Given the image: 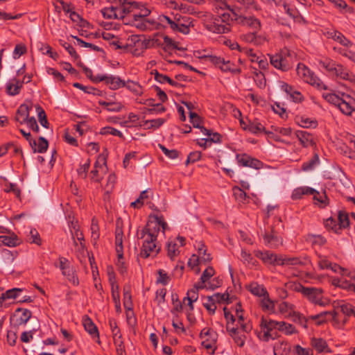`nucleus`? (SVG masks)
I'll use <instances>...</instances> for the list:
<instances>
[{
  "instance_id": "nucleus-1",
  "label": "nucleus",
  "mask_w": 355,
  "mask_h": 355,
  "mask_svg": "<svg viewBox=\"0 0 355 355\" xmlns=\"http://www.w3.org/2000/svg\"><path fill=\"white\" fill-rule=\"evenodd\" d=\"M167 227L163 216H154L150 218L141 232L140 239L144 240L140 252L141 257L146 259L158 254L160 247L157 245V236L161 228L164 233Z\"/></svg>"
},
{
  "instance_id": "nucleus-2",
  "label": "nucleus",
  "mask_w": 355,
  "mask_h": 355,
  "mask_svg": "<svg viewBox=\"0 0 355 355\" xmlns=\"http://www.w3.org/2000/svg\"><path fill=\"white\" fill-rule=\"evenodd\" d=\"M259 331H256L259 339L263 342L275 340L279 337V330L281 329L279 322L262 316L259 323Z\"/></svg>"
},
{
  "instance_id": "nucleus-3",
  "label": "nucleus",
  "mask_w": 355,
  "mask_h": 355,
  "mask_svg": "<svg viewBox=\"0 0 355 355\" xmlns=\"http://www.w3.org/2000/svg\"><path fill=\"white\" fill-rule=\"evenodd\" d=\"M212 23L206 24V28L214 33L223 34L231 31L230 23L234 21V17L232 12H223L214 17Z\"/></svg>"
},
{
  "instance_id": "nucleus-4",
  "label": "nucleus",
  "mask_w": 355,
  "mask_h": 355,
  "mask_svg": "<svg viewBox=\"0 0 355 355\" xmlns=\"http://www.w3.org/2000/svg\"><path fill=\"white\" fill-rule=\"evenodd\" d=\"M294 57V52L284 48L279 53L270 56V63L276 69L286 71L293 67Z\"/></svg>"
},
{
  "instance_id": "nucleus-5",
  "label": "nucleus",
  "mask_w": 355,
  "mask_h": 355,
  "mask_svg": "<svg viewBox=\"0 0 355 355\" xmlns=\"http://www.w3.org/2000/svg\"><path fill=\"white\" fill-rule=\"evenodd\" d=\"M293 290L298 293H301L313 304H318L321 306H325L329 304L328 301H324L322 300L323 291L321 288L304 287L301 284L297 283L294 284Z\"/></svg>"
},
{
  "instance_id": "nucleus-6",
  "label": "nucleus",
  "mask_w": 355,
  "mask_h": 355,
  "mask_svg": "<svg viewBox=\"0 0 355 355\" xmlns=\"http://www.w3.org/2000/svg\"><path fill=\"white\" fill-rule=\"evenodd\" d=\"M297 75L304 80V82L315 87L318 89H327V87L322 81L304 64L299 63L297 67Z\"/></svg>"
},
{
  "instance_id": "nucleus-7",
  "label": "nucleus",
  "mask_w": 355,
  "mask_h": 355,
  "mask_svg": "<svg viewBox=\"0 0 355 355\" xmlns=\"http://www.w3.org/2000/svg\"><path fill=\"white\" fill-rule=\"evenodd\" d=\"M263 239L265 245L270 248H277L283 243L282 238L275 232L273 226L270 227V231L264 233Z\"/></svg>"
},
{
  "instance_id": "nucleus-8",
  "label": "nucleus",
  "mask_w": 355,
  "mask_h": 355,
  "mask_svg": "<svg viewBox=\"0 0 355 355\" xmlns=\"http://www.w3.org/2000/svg\"><path fill=\"white\" fill-rule=\"evenodd\" d=\"M226 330L236 345L240 347L244 346L246 336L244 334H242L243 331L240 328L234 326L230 327V324H226Z\"/></svg>"
},
{
  "instance_id": "nucleus-9",
  "label": "nucleus",
  "mask_w": 355,
  "mask_h": 355,
  "mask_svg": "<svg viewBox=\"0 0 355 355\" xmlns=\"http://www.w3.org/2000/svg\"><path fill=\"white\" fill-rule=\"evenodd\" d=\"M242 312L243 310L241 309V306L240 304H238L236 309V317L237 318V320H236L234 327L240 328L243 333L248 334L252 331V324L250 320L246 322H245Z\"/></svg>"
},
{
  "instance_id": "nucleus-10",
  "label": "nucleus",
  "mask_w": 355,
  "mask_h": 355,
  "mask_svg": "<svg viewBox=\"0 0 355 355\" xmlns=\"http://www.w3.org/2000/svg\"><path fill=\"white\" fill-rule=\"evenodd\" d=\"M279 265L282 266H305L310 263V259L307 256L303 257H279Z\"/></svg>"
},
{
  "instance_id": "nucleus-11",
  "label": "nucleus",
  "mask_w": 355,
  "mask_h": 355,
  "mask_svg": "<svg viewBox=\"0 0 355 355\" xmlns=\"http://www.w3.org/2000/svg\"><path fill=\"white\" fill-rule=\"evenodd\" d=\"M236 159L239 164L242 166H248L255 169H259L263 166V163L261 161L246 154L237 155Z\"/></svg>"
},
{
  "instance_id": "nucleus-12",
  "label": "nucleus",
  "mask_w": 355,
  "mask_h": 355,
  "mask_svg": "<svg viewBox=\"0 0 355 355\" xmlns=\"http://www.w3.org/2000/svg\"><path fill=\"white\" fill-rule=\"evenodd\" d=\"M32 107V103H30V105L21 104L16 112L15 120L20 124L26 123L31 118L29 114Z\"/></svg>"
},
{
  "instance_id": "nucleus-13",
  "label": "nucleus",
  "mask_w": 355,
  "mask_h": 355,
  "mask_svg": "<svg viewBox=\"0 0 355 355\" xmlns=\"http://www.w3.org/2000/svg\"><path fill=\"white\" fill-rule=\"evenodd\" d=\"M255 256L266 264L274 265L277 263L279 265L280 261L279 260V258L280 256H278L270 251L257 250L255 252Z\"/></svg>"
},
{
  "instance_id": "nucleus-14",
  "label": "nucleus",
  "mask_w": 355,
  "mask_h": 355,
  "mask_svg": "<svg viewBox=\"0 0 355 355\" xmlns=\"http://www.w3.org/2000/svg\"><path fill=\"white\" fill-rule=\"evenodd\" d=\"M333 75L349 83H355V75L340 64H338Z\"/></svg>"
},
{
  "instance_id": "nucleus-15",
  "label": "nucleus",
  "mask_w": 355,
  "mask_h": 355,
  "mask_svg": "<svg viewBox=\"0 0 355 355\" xmlns=\"http://www.w3.org/2000/svg\"><path fill=\"white\" fill-rule=\"evenodd\" d=\"M31 315L32 313L30 310L22 308H18L15 311V313L14 315V317L17 318L15 322V325L19 327L20 325L26 324V322L31 318Z\"/></svg>"
},
{
  "instance_id": "nucleus-16",
  "label": "nucleus",
  "mask_w": 355,
  "mask_h": 355,
  "mask_svg": "<svg viewBox=\"0 0 355 355\" xmlns=\"http://www.w3.org/2000/svg\"><path fill=\"white\" fill-rule=\"evenodd\" d=\"M337 316V313L335 311H323L318 314L311 315L309 319L315 320L317 325H321L328 321L330 318L335 320Z\"/></svg>"
},
{
  "instance_id": "nucleus-17",
  "label": "nucleus",
  "mask_w": 355,
  "mask_h": 355,
  "mask_svg": "<svg viewBox=\"0 0 355 355\" xmlns=\"http://www.w3.org/2000/svg\"><path fill=\"white\" fill-rule=\"evenodd\" d=\"M156 25L154 19H137L133 16L132 26L141 31H147L153 29Z\"/></svg>"
},
{
  "instance_id": "nucleus-18",
  "label": "nucleus",
  "mask_w": 355,
  "mask_h": 355,
  "mask_svg": "<svg viewBox=\"0 0 355 355\" xmlns=\"http://www.w3.org/2000/svg\"><path fill=\"white\" fill-rule=\"evenodd\" d=\"M24 83V80H19L17 78L12 79L6 85L7 94L10 96H15L19 94Z\"/></svg>"
},
{
  "instance_id": "nucleus-19",
  "label": "nucleus",
  "mask_w": 355,
  "mask_h": 355,
  "mask_svg": "<svg viewBox=\"0 0 355 355\" xmlns=\"http://www.w3.org/2000/svg\"><path fill=\"white\" fill-rule=\"evenodd\" d=\"M244 130H248L252 134L258 135L264 132L266 135H269L271 132L266 130L264 125L259 122L258 121H250L247 126H243Z\"/></svg>"
},
{
  "instance_id": "nucleus-20",
  "label": "nucleus",
  "mask_w": 355,
  "mask_h": 355,
  "mask_svg": "<svg viewBox=\"0 0 355 355\" xmlns=\"http://www.w3.org/2000/svg\"><path fill=\"white\" fill-rule=\"evenodd\" d=\"M119 3L121 6L119 10V15H125L126 14H130L134 11V9L139 8V3L134 2H128L127 3V0H119Z\"/></svg>"
},
{
  "instance_id": "nucleus-21",
  "label": "nucleus",
  "mask_w": 355,
  "mask_h": 355,
  "mask_svg": "<svg viewBox=\"0 0 355 355\" xmlns=\"http://www.w3.org/2000/svg\"><path fill=\"white\" fill-rule=\"evenodd\" d=\"M83 324L85 331H87L93 338H98L99 334L98 328L88 316L84 317Z\"/></svg>"
},
{
  "instance_id": "nucleus-22",
  "label": "nucleus",
  "mask_w": 355,
  "mask_h": 355,
  "mask_svg": "<svg viewBox=\"0 0 355 355\" xmlns=\"http://www.w3.org/2000/svg\"><path fill=\"white\" fill-rule=\"evenodd\" d=\"M17 251H10L8 249H3L1 253V263L3 266L8 265L14 261L17 257Z\"/></svg>"
},
{
  "instance_id": "nucleus-23",
  "label": "nucleus",
  "mask_w": 355,
  "mask_h": 355,
  "mask_svg": "<svg viewBox=\"0 0 355 355\" xmlns=\"http://www.w3.org/2000/svg\"><path fill=\"white\" fill-rule=\"evenodd\" d=\"M347 99H342L338 106L339 110L346 115H350L354 110L352 103H355L354 100L351 98L349 96H347Z\"/></svg>"
},
{
  "instance_id": "nucleus-24",
  "label": "nucleus",
  "mask_w": 355,
  "mask_h": 355,
  "mask_svg": "<svg viewBox=\"0 0 355 355\" xmlns=\"http://www.w3.org/2000/svg\"><path fill=\"white\" fill-rule=\"evenodd\" d=\"M105 84L108 85L110 89L116 90L125 86V83L119 77L114 76H107Z\"/></svg>"
},
{
  "instance_id": "nucleus-25",
  "label": "nucleus",
  "mask_w": 355,
  "mask_h": 355,
  "mask_svg": "<svg viewBox=\"0 0 355 355\" xmlns=\"http://www.w3.org/2000/svg\"><path fill=\"white\" fill-rule=\"evenodd\" d=\"M200 337L201 339L211 343H216L218 334L216 331L210 328H204L200 331Z\"/></svg>"
},
{
  "instance_id": "nucleus-26",
  "label": "nucleus",
  "mask_w": 355,
  "mask_h": 355,
  "mask_svg": "<svg viewBox=\"0 0 355 355\" xmlns=\"http://www.w3.org/2000/svg\"><path fill=\"white\" fill-rule=\"evenodd\" d=\"M296 136L304 147H308L314 144L312 135L306 131H297Z\"/></svg>"
},
{
  "instance_id": "nucleus-27",
  "label": "nucleus",
  "mask_w": 355,
  "mask_h": 355,
  "mask_svg": "<svg viewBox=\"0 0 355 355\" xmlns=\"http://www.w3.org/2000/svg\"><path fill=\"white\" fill-rule=\"evenodd\" d=\"M248 290L254 295L259 297H265L268 295V292L263 286L257 282H252L247 286Z\"/></svg>"
},
{
  "instance_id": "nucleus-28",
  "label": "nucleus",
  "mask_w": 355,
  "mask_h": 355,
  "mask_svg": "<svg viewBox=\"0 0 355 355\" xmlns=\"http://www.w3.org/2000/svg\"><path fill=\"white\" fill-rule=\"evenodd\" d=\"M189 117L191 123L193 124L194 128H200L201 132L205 135H211L210 130H207L200 125L201 119L196 113L189 112Z\"/></svg>"
},
{
  "instance_id": "nucleus-29",
  "label": "nucleus",
  "mask_w": 355,
  "mask_h": 355,
  "mask_svg": "<svg viewBox=\"0 0 355 355\" xmlns=\"http://www.w3.org/2000/svg\"><path fill=\"white\" fill-rule=\"evenodd\" d=\"M62 275L67 277L68 280L71 282L74 286H78L79 284L78 278L76 274L74 268L71 266L67 268L66 270L62 272Z\"/></svg>"
},
{
  "instance_id": "nucleus-30",
  "label": "nucleus",
  "mask_w": 355,
  "mask_h": 355,
  "mask_svg": "<svg viewBox=\"0 0 355 355\" xmlns=\"http://www.w3.org/2000/svg\"><path fill=\"white\" fill-rule=\"evenodd\" d=\"M101 12L103 17L107 19H119V17H123L122 15H119L118 8L114 6L105 8L101 10Z\"/></svg>"
},
{
  "instance_id": "nucleus-31",
  "label": "nucleus",
  "mask_w": 355,
  "mask_h": 355,
  "mask_svg": "<svg viewBox=\"0 0 355 355\" xmlns=\"http://www.w3.org/2000/svg\"><path fill=\"white\" fill-rule=\"evenodd\" d=\"M113 336V340L114 343L116 345V352L118 355H126V352L125 350V346L123 344V342L122 340V335L121 333H119L117 334H114Z\"/></svg>"
},
{
  "instance_id": "nucleus-32",
  "label": "nucleus",
  "mask_w": 355,
  "mask_h": 355,
  "mask_svg": "<svg viewBox=\"0 0 355 355\" xmlns=\"http://www.w3.org/2000/svg\"><path fill=\"white\" fill-rule=\"evenodd\" d=\"M123 306L126 309H132V302L130 285H125L123 287Z\"/></svg>"
},
{
  "instance_id": "nucleus-33",
  "label": "nucleus",
  "mask_w": 355,
  "mask_h": 355,
  "mask_svg": "<svg viewBox=\"0 0 355 355\" xmlns=\"http://www.w3.org/2000/svg\"><path fill=\"white\" fill-rule=\"evenodd\" d=\"M311 345L318 352H330L328 349V345L327 344V342L322 338H313L311 340Z\"/></svg>"
},
{
  "instance_id": "nucleus-34",
  "label": "nucleus",
  "mask_w": 355,
  "mask_h": 355,
  "mask_svg": "<svg viewBox=\"0 0 355 355\" xmlns=\"http://www.w3.org/2000/svg\"><path fill=\"white\" fill-rule=\"evenodd\" d=\"M338 230L347 228L349 226V219L348 214L345 211L340 210L338 214Z\"/></svg>"
},
{
  "instance_id": "nucleus-35",
  "label": "nucleus",
  "mask_w": 355,
  "mask_h": 355,
  "mask_svg": "<svg viewBox=\"0 0 355 355\" xmlns=\"http://www.w3.org/2000/svg\"><path fill=\"white\" fill-rule=\"evenodd\" d=\"M319 64L325 69L328 72L331 73H334L336 67L338 66V63L333 61L332 60L329 58H325L324 60H318Z\"/></svg>"
},
{
  "instance_id": "nucleus-36",
  "label": "nucleus",
  "mask_w": 355,
  "mask_h": 355,
  "mask_svg": "<svg viewBox=\"0 0 355 355\" xmlns=\"http://www.w3.org/2000/svg\"><path fill=\"white\" fill-rule=\"evenodd\" d=\"M21 291H22L21 288H14L8 290L6 293H2L1 295L0 296V300H1V303L3 304V302L6 299H15L17 297L19 293H20Z\"/></svg>"
},
{
  "instance_id": "nucleus-37",
  "label": "nucleus",
  "mask_w": 355,
  "mask_h": 355,
  "mask_svg": "<svg viewBox=\"0 0 355 355\" xmlns=\"http://www.w3.org/2000/svg\"><path fill=\"white\" fill-rule=\"evenodd\" d=\"M35 108H36V111L37 112L39 122L43 127L47 128L49 127V123L47 120L45 111L39 105H37L35 106Z\"/></svg>"
},
{
  "instance_id": "nucleus-38",
  "label": "nucleus",
  "mask_w": 355,
  "mask_h": 355,
  "mask_svg": "<svg viewBox=\"0 0 355 355\" xmlns=\"http://www.w3.org/2000/svg\"><path fill=\"white\" fill-rule=\"evenodd\" d=\"M232 190L236 200L239 202L244 203L247 198L246 193L239 187H234Z\"/></svg>"
},
{
  "instance_id": "nucleus-39",
  "label": "nucleus",
  "mask_w": 355,
  "mask_h": 355,
  "mask_svg": "<svg viewBox=\"0 0 355 355\" xmlns=\"http://www.w3.org/2000/svg\"><path fill=\"white\" fill-rule=\"evenodd\" d=\"M332 37L334 40L338 42L340 44L345 46H350L352 45V42L338 31H334V35H332Z\"/></svg>"
},
{
  "instance_id": "nucleus-40",
  "label": "nucleus",
  "mask_w": 355,
  "mask_h": 355,
  "mask_svg": "<svg viewBox=\"0 0 355 355\" xmlns=\"http://www.w3.org/2000/svg\"><path fill=\"white\" fill-rule=\"evenodd\" d=\"M73 86L74 87H76V88H78L80 89L83 90L84 92H85L87 94H92L94 95H98V96L101 95V91L93 87L84 86L79 83H74L73 84Z\"/></svg>"
},
{
  "instance_id": "nucleus-41",
  "label": "nucleus",
  "mask_w": 355,
  "mask_h": 355,
  "mask_svg": "<svg viewBox=\"0 0 355 355\" xmlns=\"http://www.w3.org/2000/svg\"><path fill=\"white\" fill-rule=\"evenodd\" d=\"M158 277L156 280V283L160 284L162 285L166 286L171 281V277L168 275V274L162 269H159L157 270Z\"/></svg>"
},
{
  "instance_id": "nucleus-42",
  "label": "nucleus",
  "mask_w": 355,
  "mask_h": 355,
  "mask_svg": "<svg viewBox=\"0 0 355 355\" xmlns=\"http://www.w3.org/2000/svg\"><path fill=\"white\" fill-rule=\"evenodd\" d=\"M100 134L103 135H112L117 136L120 138L124 139L123 134L119 130H116L114 128L110 127V126H107V127H104V128H101V131H100Z\"/></svg>"
},
{
  "instance_id": "nucleus-43",
  "label": "nucleus",
  "mask_w": 355,
  "mask_h": 355,
  "mask_svg": "<svg viewBox=\"0 0 355 355\" xmlns=\"http://www.w3.org/2000/svg\"><path fill=\"white\" fill-rule=\"evenodd\" d=\"M245 26L251 28L253 31H258L261 28L260 21L254 17H248Z\"/></svg>"
},
{
  "instance_id": "nucleus-44",
  "label": "nucleus",
  "mask_w": 355,
  "mask_h": 355,
  "mask_svg": "<svg viewBox=\"0 0 355 355\" xmlns=\"http://www.w3.org/2000/svg\"><path fill=\"white\" fill-rule=\"evenodd\" d=\"M257 32L254 31L252 33H248L245 34H243L240 36V38L242 41L247 42V43H253L256 45L258 44L257 40Z\"/></svg>"
},
{
  "instance_id": "nucleus-45",
  "label": "nucleus",
  "mask_w": 355,
  "mask_h": 355,
  "mask_svg": "<svg viewBox=\"0 0 355 355\" xmlns=\"http://www.w3.org/2000/svg\"><path fill=\"white\" fill-rule=\"evenodd\" d=\"M73 37L77 41L78 44L83 47L90 48L92 50L97 52H103V50L98 46H96L92 43L87 42L77 36H73Z\"/></svg>"
},
{
  "instance_id": "nucleus-46",
  "label": "nucleus",
  "mask_w": 355,
  "mask_h": 355,
  "mask_svg": "<svg viewBox=\"0 0 355 355\" xmlns=\"http://www.w3.org/2000/svg\"><path fill=\"white\" fill-rule=\"evenodd\" d=\"M124 87H126L130 91L137 95H140L142 93L141 86L136 82L128 80L127 83H125Z\"/></svg>"
},
{
  "instance_id": "nucleus-47",
  "label": "nucleus",
  "mask_w": 355,
  "mask_h": 355,
  "mask_svg": "<svg viewBox=\"0 0 355 355\" xmlns=\"http://www.w3.org/2000/svg\"><path fill=\"white\" fill-rule=\"evenodd\" d=\"M234 64L233 63H232L230 61L225 60L224 64H223V65H221L220 69L223 71H225V72L230 71L232 73H240L241 72V69L234 68Z\"/></svg>"
},
{
  "instance_id": "nucleus-48",
  "label": "nucleus",
  "mask_w": 355,
  "mask_h": 355,
  "mask_svg": "<svg viewBox=\"0 0 355 355\" xmlns=\"http://www.w3.org/2000/svg\"><path fill=\"white\" fill-rule=\"evenodd\" d=\"M202 58H205L216 67L221 68V65L224 64L225 59L221 57H217L216 55H205L202 56Z\"/></svg>"
},
{
  "instance_id": "nucleus-49",
  "label": "nucleus",
  "mask_w": 355,
  "mask_h": 355,
  "mask_svg": "<svg viewBox=\"0 0 355 355\" xmlns=\"http://www.w3.org/2000/svg\"><path fill=\"white\" fill-rule=\"evenodd\" d=\"M323 98L329 103L338 107L340 103L343 98H340L335 94H326L322 95Z\"/></svg>"
},
{
  "instance_id": "nucleus-50",
  "label": "nucleus",
  "mask_w": 355,
  "mask_h": 355,
  "mask_svg": "<svg viewBox=\"0 0 355 355\" xmlns=\"http://www.w3.org/2000/svg\"><path fill=\"white\" fill-rule=\"evenodd\" d=\"M261 306L262 309L265 311H273L275 308L274 302L269 299L268 295L263 297Z\"/></svg>"
},
{
  "instance_id": "nucleus-51",
  "label": "nucleus",
  "mask_w": 355,
  "mask_h": 355,
  "mask_svg": "<svg viewBox=\"0 0 355 355\" xmlns=\"http://www.w3.org/2000/svg\"><path fill=\"white\" fill-rule=\"evenodd\" d=\"M92 231V239L94 244H96L97 240L99 239V232L97 221L93 218L91 224Z\"/></svg>"
},
{
  "instance_id": "nucleus-52",
  "label": "nucleus",
  "mask_w": 355,
  "mask_h": 355,
  "mask_svg": "<svg viewBox=\"0 0 355 355\" xmlns=\"http://www.w3.org/2000/svg\"><path fill=\"white\" fill-rule=\"evenodd\" d=\"M318 162L319 157L317 154H315L309 162L303 164L302 168L304 171H308L311 169Z\"/></svg>"
},
{
  "instance_id": "nucleus-53",
  "label": "nucleus",
  "mask_w": 355,
  "mask_h": 355,
  "mask_svg": "<svg viewBox=\"0 0 355 355\" xmlns=\"http://www.w3.org/2000/svg\"><path fill=\"white\" fill-rule=\"evenodd\" d=\"M0 239H2V242L5 245H8L10 247H15L17 245V238L16 236H1Z\"/></svg>"
},
{
  "instance_id": "nucleus-54",
  "label": "nucleus",
  "mask_w": 355,
  "mask_h": 355,
  "mask_svg": "<svg viewBox=\"0 0 355 355\" xmlns=\"http://www.w3.org/2000/svg\"><path fill=\"white\" fill-rule=\"evenodd\" d=\"M49 146L48 141L43 137H39L37 148H36V152L43 153L46 152Z\"/></svg>"
},
{
  "instance_id": "nucleus-55",
  "label": "nucleus",
  "mask_w": 355,
  "mask_h": 355,
  "mask_svg": "<svg viewBox=\"0 0 355 355\" xmlns=\"http://www.w3.org/2000/svg\"><path fill=\"white\" fill-rule=\"evenodd\" d=\"M90 166V159H87L86 162L83 165L80 166V167L77 169V172L79 176L83 178H86L87 171Z\"/></svg>"
},
{
  "instance_id": "nucleus-56",
  "label": "nucleus",
  "mask_w": 355,
  "mask_h": 355,
  "mask_svg": "<svg viewBox=\"0 0 355 355\" xmlns=\"http://www.w3.org/2000/svg\"><path fill=\"white\" fill-rule=\"evenodd\" d=\"M279 324H281V329L279 330V331H284L285 334L288 335L296 332L295 327L292 324L283 321L279 322Z\"/></svg>"
},
{
  "instance_id": "nucleus-57",
  "label": "nucleus",
  "mask_w": 355,
  "mask_h": 355,
  "mask_svg": "<svg viewBox=\"0 0 355 355\" xmlns=\"http://www.w3.org/2000/svg\"><path fill=\"white\" fill-rule=\"evenodd\" d=\"M159 146L160 149L162 150V152L165 154V155L167 156L168 158L175 159L179 155V152L177 150H168L162 144H159Z\"/></svg>"
},
{
  "instance_id": "nucleus-58",
  "label": "nucleus",
  "mask_w": 355,
  "mask_h": 355,
  "mask_svg": "<svg viewBox=\"0 0 355 355\" xmlns=\"http://www.w3.org/2000/svg\"><path fill=\"white\" fill-rule=\"evenodd\" d=\"M29 241L31 243H35L40 245L42 241L38 232L35 229H32L30 231Z\"/></svg>"
},
{
  "instance_id": "nucleus-59",
  "label": "nucleus",
  "mask_w": 355,
  "mask_h": 355,
  "mask_svg": "<svg viewBox=\"0 0 355 355\" xmlns=\"http://www.w3.org/2000/svg\"><path fill=\"white\" fill-rule=\"evenodd\" d=\"M214 269L212 267H208L203 271L200 277V280H202V282H208L211 277L214 275Z\"/></svg>"
},
{
  "instance_id": "nucleus-60",
  "label": "nucleus",
  "mask_w": 355,
  "mask_h": 355,
  "mask_svg": "<svg viewBox=\"0 0 355 355\" xmlns=\"http://www.w3.org/2000/svg\"><path fill=\"white\" fill-rule=\"evenodd\" d=\"M203 306L209 311V314H214L216 309V302L210 300L209 296L207 297V302L203 303Z\"/></svg>"
},
{
  "instance_id": "nucleus-61",
  "label": "nucleus",
  "mask_w": 355,
  "mask_h": 355,
  "mask_svg": "<svg viewBox=\"0 0 355 355\" xmlns=\"http://www.w3.org/2000/svg\"><path fill=\"white\" fill-rule=\"evenodd\" d=\"M209 299L214 300L216 302H218V303L224 302H227V303H229L228 302L229 294L228 293H223V294L215 293L214 295L209 296Z\"/></svg>"
},
{
  "instance_id": "nucleus-62",
  "label": "nucleus",
  "mask_w": 355,
  "mask_h": 355,
  "mask_svg": "<svg viewBox=\"0 0 355 355\" xmlns=\"http://www.w3.org/2000/svg\"><path fill=\"white\" fill-rule=\"evenodd\" d=\"M60 44L68 51L70 55L73 57L75 60L79 58V56L77 54L76 50L70 44L60 40Z\"/></svg>"
},
{
  "instance_id": "nucleus-63",
  "label": "nucleus",
  "mask_w": 355,
  "mask_h": 355,
  "mask_svg": "<svg viewBox=\"0 0 355 355\" xmlns=\"http://www.w3.org/2000/svg\"><path fill=\"white\" fill-rule=\"evenodd\" d=\"M201 158V152L194 151L189 153L186 160L185 164L188 165L190 163H194Z\"/></svg>"
},
{
  "instance_id": "nucleus-64",
  "label": "nucleus",
  "mask_w": 355,
  "mask_h": 355,
  "mask_svg": "<svg viewBox=\"0 0 355 355\" xmlns=\"http://www.w3.org/2000/svg\"><path fill=\"white\" fill-rule=\"evenodd\" d=\"M168 256L173 259L176 256L178 251L177 243L173 241H169L167 245Z\"/></svg>"
}]
</instances>
